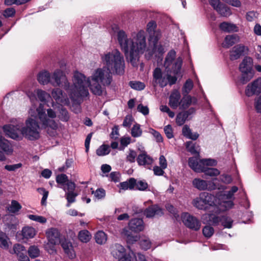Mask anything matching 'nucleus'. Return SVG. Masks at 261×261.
I'll return each mask as SVG.
<instances>
[{
  "label": "nucleus",
  "instance_id": "23",
  "mask_svg": "<svg viewBox=\"0 0 261 261\" xmlns=\"http://www.w3.org/2000/svg\"><path fill=\"white\" fill-rule=\"evenodd\" d=\"M162 210L158 205H153L145 210L144 214L147 218H152L155 216H161L163 215Z\"/></svg>",
  "mask_w": 261,
  "mask_h": 261
},
{
  "label": "nucleus",
  "instance_id": "38",
  "mask_svg": "<svg viewBox=\"0 0 261 261\" xmlns=\"http://www.w3.org/2000/svg\"><path fill=\"white\" fill-rule=\"evenodd\" d=\"M95 241L99 244H103L107 241V236L102 231H98L95 236Z\"/></svg>",
  "mask_w": 261,
  "mask_h": 261
},
{
  "label": "nucleus",
  "instance_id": "5",
  "mask_svg": "<svg viewBox=\"0 0 261 261\" xmlns=\"http://www.w3.org/2000/svg\"><path fill=\"white\" fill-rule=\"evenodd\" d=\"M101 61L106 69L110 73L122 74L124 69L123 56L118 49L107 52L101 56Z\"/></svg>",
  "mask_w": 261,
  "mask_h": 261
},
{
  "label": "nucleus",
  "instance_id": "45",
  "mask_svg": "<svg viewBox=\"0 0 261 261\" xmlns=\"http://www.w3.org/2000/svg\"><path fill=\"white\" fill-rule=\"evenodd\" d=\"M135 180L133 178L130 179L128 182H123L120 184V188L122 190L132 189L134 187Z\"/></svg>",
  "mask_w": 261,
  "mask_h": 261
},
{
  "label": "nucleus",
  "instance_id": "31",
  "mask_svg": "<svg viewBox=\"0 0 261 261\" xmlns=\"http://www.w3.org/2000/svg\"><path fill=\"white\" fill-rule=\"evenodd\" d=\"M197 99L195 97H192L190 95H186L183 97L180 100V107L182 109H186L192 105L195 104Z\"/></svg>",
  "mask_w": 261,
  "mask_h": 261
},
{
  "label": "nucleus",
  "instance_id": "20",
  "mask_svg": "<svg viewBox=\"0 0 261 261\" xmlns=\"http://www.w3.org/2000/svg\"><path fill=\"white\" fill-rule=\"evenodd\" d=\"M201 198L203 199L205 204L209 205L211 207V211L215 212L213 207L216 206L217 198L208 193L203 192L201 193Z\"/></svg>",
  "mask_w": 261,
  "mask_h": 261
},
{
  "label": "nucleus",
  "instance_id": "15",
  "mask_svg": "<svg viewBox=\"0 0 261 261\" xmlns=\"http://www.w3.org/2000/svg\"><path fill=\"white\" fill-rule=\"evenodd\" d=\"M261 92V78H258L252 83L248 84L245 90V94L247 96H251Z\"/></svg>",
  "mask_w": 261,
  "mask_h": 261
},
{
  "label": "nucleus",
  "instance_id": "8",
  "mask_svg": "<svg viewBox=\"0 0 261 261\" xmlns=\"http://www.w3.org/2000/svg\"><path fill=\"white\" fill-rule=\"evenodd\" d=\"M240 70L242 72L241 82L244 84L250 81L253 76L252 70V60L250 57H245L240 65Z\"/></svg>",
  "mask_w": 261,
  "mask_h": 261
},
{
  "label": "nucleus",
  "instance_id": "54",
  "mask_svg": "<svg viewBox=\"0 0 261 261\" xmlns=\"http://www.w3.org/2000/svg\"><path fill=\"white\" fill-rule=\"evenodd\" d=\"M129 86L133 88L135 90H141L144 89L145 88V85L144 83L141 82H129Z\"/></svg>",
  "mask_w": 261,
  "mask_h": 261
},
{
  "label": "nucleus",
  "instance_id": "27",
  "mask_svg": "<svg viewBox=\"0 0 261 261\" xmlns=\"http://www.w3.org/2000/svg\"><path fill=\"white\" fill-rule=\"evenodd\" d=\"M137 162L139 165L146 166L152 164V159L149 156L145 151L139 154L137 159Z\"/></svg>",
  "mask_w": 261,
  "mask_h": 261
},
{
  "label": "nucleus",
  "instance_id": "44",
  "mask_svg": "<svg viewBox=\"0 0 261 261\" xmlns=\"http://www.w3.org/2000/svg\"><path fill=\"white\" fill-rule=\"evenodd\" d=\"M201 172H204L205 175L210 176H217L220 173V172L216 168L205 169L204 167H203V171Z\"/></svg>",
  "mask_w": 261,
  "mask_h": 261
},
{
  "label": "nucleus",
  "instance_id": "1",
  "mask_svg": "<svg viewBox=\"0 0 261 261\" xmlns=\"http://www.w3.org/2000/svg\"><path fill=\"white\" fill-rule=\"evenodd\" d=\"M111 74L105 67L94 70L88 77L81 72L74 71L72 78L73 88L71 89V96L79 99L87 96L88 87L93 94L101 95L105 92V87L112 82Z\"/></svg>",
  "mask_w": 261,
  "mask_h": 261
},
{
  "label": "nucleus",
  "instance_id": "10",
  "mask_svg": "<svg viewBox=\"0 0 261 261\" xmlns=\"http://www.w3.org/2000/svg\"><path fill=\"white\" fill-rule=\"evenodd\" d=\"M21 123L15 120L10 124L3 126V129L5 135L12 139H22L21 134Z\"/></svg>",
  "mask_w": 261,
  "mask_h": 261
},
{
  "label": "nucleus",
  "instance_id": "14",
  "mask_svg": "<svg viewBox=\"0 0 261 261\" xmlns=\"http://www.w3.org/2000/svg\"><path fill=\"white\" fill-rule=\"evenodd\" d=\"M147 31L149 35L150 41L155 45L160 38L161 34L160 31L156 29V24L154 21L148 22L147 25Z\"/></svg>",
  "mask_w": 261,
  "mask_h": 261
},
{
  "label": "nucleus",
  "instance_id": "61",
  "mask_svg": "<svg viewBox=\"0 0 261 261\" xmlns=\"http://www.w3.org/2000/svg\"><path fill=\"white\" fill-rule=\"evenodd\" d=\"M232 220L227 217L223 216L222 217V224L226 228H230L232 226Z\"/></svg>",
  "mask_w": 261,
  "mask_h": 261
},
{
  "label": "nucleus",
  "instance_id": "13",
  "mask_svg": "<svg viewBox=\"0 0 261 261\" xmlns=\"http://www.w3.org/2000/svg\"><path fill=\"white\" fill-rule=\"evenodd\" d=\"M0 148L3 151H0V162L6 160L7 155H10L13 152V148L9 142L0 135Z\"/></svg>",
  "mask_w": 261,
  "mask_h": 261
},
{
  "label": "nucleus",
  "instance_id": "64",
  "mask_svg": "<svg viewBox=\"0 0 261 261\" xmlns=\"http://www.w3.org/2000/svg\"><path fill=\"white\" fill-rule=\"evenodd\" d=\"M164 132L168 138L171 139L173 137V130L170 125L165 126Z\"/></svg>",
  "mask_w": 261,
  "mask_h": 261
},
{
  "label": "nucleus",
  "instance_id": "51",
  "mask_svg": "<svg viewBox=\"0 0 261 261\" xmlns=\"http://www.w3.org/2000/svg\"><path fill=\"white\" fill-rule=\"evenodd\" d=\"M122 235L126 237L127 241L128 242H129L130 243H133L134 242H136L138 240V237L137 236H130L129 234V232L125 229H124L123 230V231L122 232Z\"/></svg>",
  "mask_w": 261,
  "mask_h": 261
},
{
  "label": "nucleus",
  "instance_id": "40",
  "mask_svg": "<svg viewBox=\"0 0 261 261\" xmlns=\"http://www.w3.org/2000/svg\"><path fill=\"white\" fill-rule=\"evenodd\" d=\"M208 217V220H206V221L207 222L208 221L212 222L213 223L217 224L219 223V222H222V217H220L219 216H216L213 214H205L203 215L202 219L203 220H205V219L207 218V217Z\"/></svg>",
  "mask_w": 261,
  "mask_h": 261
},
{
  "label": "nucleus",
  "instance_id": "53",
  "mask_svg": "<svg viewBox=\"0 0 261 261\" xmlns=\"http://www.w3.org/2000/svg\"><path fill=\"white\" fill-rule=\"evenodd\" d=\"M77 194L74 192H66L65 196L67 200L68 203L67 206L69 207L71 203H73L75 201V199Z\"/></svg>",
  "mask_w": 261,
  "mask_h": 261
},
{
  "label": "nucleus",
  "instance_id": "18",
  "mask_svg": "<svg viewBox=\"0 0 261 261\" xmlns=\"http://www.w3.org/2000/svg\"><path fill=\"white\" fill-rule=\"evenodd\" d=\"M36 95L37 96L39 100L42 102H47V99L50 98V95L45 91L40 89H37L34 93L29 94L31 101L33 102L37 101Z\"/></svg>",
  "mask_w": 261,
  "mask_h": 261
},
{
  "label": "nucleus",
  "instance_id": "63",
  "mask_svg": "<svg viewBox=\"0 0 261 261\" xmlns=\"http://www.w3.org/2000/svg\"><path fill=\"white\" fill-rule=\"evenodd\" d=\"M200 163L202 164V166L204 167V165L206 166H215L217 164V162L215 160L213 159H203L200 160Z\"/></svg>",
  "mask_w": 261,
  "mask_h": 261
},
{
  "label": "nucleus",
  "instance_id": "57",
  "mask_svg": "<svg viewBox=\"0 0 261 261\" xmlns=\"http://www.w3.org/2000/svg\"><path fill=\"white\" fill-rule=\"evenodd\" d=\"M135 185H136V188L141 191H144L148 187L147 183L144 180H139L137 182L135 181Z\"/></svg>",
  "mask_w": 261,
  "mask_h": 261
},
{
  "label": "nucleus",
  "instance_id": "43",
  "mask_svg": "<svg viewBox=\"0 0 261 261\" xmlns=\"http://www.w3.org/2000/svg\"><path fill=\"white\" fill-rule=\"evenodd\" d=\"M9 238L6 234L0 231V246L4 249L9 247Z\"/></svg>",
  "mask_w": 261,
  "mask_h": 261
},
{
  "label": "nucleus",
  "instance_id": "16",
  "mask_svg": "<svg viewBox=\"0 0 261 261\" xmlns=\"http://www.w3.org/2000/svg\"><path fill=\"white\" fill-rule=\"evenodd\" d=\"M52 98L61 105H68L69 99L63 94L62 90L57 88L54 89L51 92Z\"/></svg>",
  "mask_w": 261,
  "mask_h": 261
},
{
  "label": "nucleus",
  "instance_id": "21",
  "mask_svg": "<svg viewBox=\"0 0 261 261\" xmlns=\"http://www.w3.org/2000/svg\"><path fill=\"white\" fill-rule=\"evenodd\" d=\"M129 229L134 232H138L143 230L144 225L141 219H133L128 224Z\"/></svg>",
  "mask_w": 261,
  "mask_h": 261
},
{
  "label": "nucleus",
  "instance_id": "35",
  "mask_svg": "<svg viewBox=\"0 0 261 261\" xmlns=\"http://www.w3.org/2000/svg\"><path fill=\"white\" fill-rule=\"evenodd\" d=\"M182 134L187 138L193 140H196L199 136L198 134L196 133H192L191 130L187 125H185L183 127Z\"/></svg>",
  "mask_w": 261,
  "mask_h": 261
},
{
  "label": "nucleus",
  "instance_id": "6",
  "mask_svg": "<svg viewBox=\"0 0 261 261\" xmlns=\"http://www.w3.org/2000/svg\"><path fill=\"white\" fill-rule=\"evenodd\" d=\"M70 85L67 77L63 72L59 69L56 70L51 76V84L54 87L62 86L68 92L70 98L73 101H76L79 97H72L71 95V89L73 88V83Z\"/></svg>",
  "mask_w": 261,
  "mask_h": 261
},
{
  "label": "nucleus",
  "instance_id": "9",
  "mask_svg": "<svg viewBox=\"0 0 261 261\" xmlns=\"http://www.w3.org/2000/svg\"><path fill=\"white\" fill-rule=\"evenodd\" d=\"M46 238L50 244H48L46 248L50 254L56 252L55 245L58 244L60 241V232L55 227L47 229L45 231Z\"/></svg>",
  "mask_w": 261,
  "mask_h": 261
},
{
  "label": "nucleus",
  "instance_id": "11",
  "mask_svg": "<svg viewBox=\"0 0 261 261\" xmlns=\"http://www.w3.org/2000/svg\"><path fill=\"white\" fill-rule=\"evenodd\" d=\"M233 200L225 194L219 195L217 198L216 206L213 207L215 213L217 214L232 208L234 204Z\"/></svg>",
  "mask_w": 261,
  "mask_h": 261
},
{
  "label": "nucleus",
  "instance_id": "46",
  "mask_svg": "<svg viewBox=\"0 0 261 261\" xmlns=\"http://www.w3.org/2000/svg\"><path fill=\"white\" fill-rule=\"evenodd\" d=\"M28 217L32 221H34L41 224H44L47 222V219L41 216L29 215Z\"/></svg>",
  "mask_w": 261,
  "mask_h": 261
},
{
  "label": "nucleus",
  "instance_id": "42",
  "mask_svg": "<svg viewBox=\"0 0 261 261\" xmlns=\"http://www.w3.org/2000/svg\"><path fill=\"white\" fill-rule=\"evenodd\" d=\"M110 152V148L109 145L103 144L96 150V154L98 156L107 155Z\"/></svg>",
  "mask_w": 261,
  "mask_h": 261
},
{
  "label": "nucleus",
  "instance_id": "55",
  "mask_svg": "<svg viewBox=\"0 0 261 261\" xmlns=\"http://www.w3.org/2000/svg\"><path fill=\"white\" fill-rule=\"evenodd\" d=\"M203 234L206 238L211 237L214 232V228L210 226H205L202 230Z\"/></svg>",
  "mask_w": 261,
  "mask_h": 261
},
{
  "label": "nucleus",
  "instance_id": "58",
  "mask_svg": "<svg viewBox=\"0 0 261 261\" xmlns=\"http://www.w3.org/2000/svg\"><path fill=\"white\" fill-rule=\"evenodd\" d=\"M66 187H61L65 191H67V192H74V190L75 188V185L74 182L68 181L66 184Z\"/></svg>",
  "mask_w": 261,
  "mask_h": 261
},
{
  "label": "nucleus",
  "instance_id": "60",
  "mask_svg": "<svg viewBox=\"0 0 261 261\" xmlns=\"http://www.w3.org/2000/svg\"><path fill=\"white\" fill-rule=\"evenodd\" d=\"M13 251L16 255L21 253L26 252L25 247L23 245L19 244H16L14 245Z\"/></svg>",
  "mask_w": 261,
  "mask_h": 261
},
{
  "label": "nucleus",
  "instance_id": "48",
  "mask_svg": "<svg viewBox=\"0 0 261 261\" xmlns=\"http://www.w3.org/2000/svg\"><path fill=\"white\" fill-rule=\"evenodd\" d=\"M59 118L63 121H67L69 118V116L67 110L63 108L60 109Z\"/></svg>",
  "mask_w": 261,
  "mask_h": 261
},
{
  "label": "nucleus",
  "instance_id": "59",
  "mask_svg": "<svg viewBox=\"0 0 261 261\" xmlns=\"http://www.w3.org/2000/svg\"><path fill=\"white\" fill-rule=\"evenodd\" d=\"M92 193L94 194V197L98 199L103 198L106 195L105 191L103 189H98L95 191H93Z\"/></svg>",
  "mask_w": 261,
  "mask_h": 261
},
{
  "label": "nucleus",
  "instance_id": "34",
  "mask_svg": "<svg viewBox=\"0 0 261 261\" xmlns=\"http://www.w3.org/2000/svg\"><path fill=\"white\" fill-rule=\"evenodd\" d=\"M220 28L225 32H237L238 28L236 25L227 22H223L220 24Z\"/></svg>",
  "mask_w": 261,
  "mask_h": 261
},
{
  "label": "nucleus",
  "instance_id": "30",
  "mask_svg": "<svg viewBox=\"0 0 261 261\" xmlns=\"http://www.w3.org/2000/svg\"><path fill=\"white\" fill-rule=\"evenodd\" d=\"M37 79L41 84L46 85L49 83L51 84V74L46 70H43L39 72L38 74Z\"/></svg>",
  "mask_w": 261,
  "mask_h": 261
},
{
  "label": "nucleus",
  "instance_id": "62",
  "mask_svg": "<svg viewBox=\"0 0 261 261\" xmlns=\"http://www.w3.org/2000/svg\"><path fill=\"white\" fill-rule=\"evenodd\" d=\"M37 191L43 195V197L41 199L42 204H45L46 200L48 195V192L46 191L44 188H38Z\"/></svg>",
  "mask_w": 261,
  "mask_h": 261
},
{
  "label": "nucleus",
  "instance_id": "25",
  "mask_svg": "<svg viewBox=\"0 0 261 261\" xmlns=\"http://www.w3.org/2000/svg\"><path fill=\"white\" fill-rule=\"evenodd\" d=\"M189 166L195 172L200 173L203 171V166L200 163V160L196 157H192L189 159Z\"/></svg>",
  "mask_w": 261,
  "mask_h": 261
},
{
  "label": "nucleus",
  "instance_id": "41",
  "mask_svg": "<svg viewBox=\"0 0 261 261\" xmlns=\"http://www.w3.org/2000/svg\"><path fill=\"white\" fill-rule=\"evenodd\" d=\"M79 238L81 242L87 243L90 240L91 236L88 230H83L79 232Z\"/></svg>",
  "mask_w": 261,
  "mask_h": 261
},
{
  "label": "nucleus",
  "instance_id": "32",
  "mask_svg": "<svg viewBox=\"0 0 261 261\" xmlns=\"http://www.w3.org/2000/svg\"><path fill=\"white\" fill-rule=\"evenodd\" d=\"M195 111L194 108H191L188 111L179 113L176 118V122L178 125H182L186 121L188 115Z\"/></svg>",
  "mask_w": 261,
  "mask_h": 261
},
{
  "label": "nucleus",
  "instance_id": "3",
  "mask_svg": "<svg viewBox=\"0 0 261 261\" xmlns=\"http://www.w3.org/2000/svg\"><path fill=\"white\" fill-rule=\"evenodd\" d=\"M111 29L117 35V40L121 50L124 53L126 58L132 65L137 66L140 54L144 53L146 47L144 32H139L136 37H128L125 32L120 30L117 25L113 24Z\"/></svg>",
  "mask_w": 261,
  "mask_h": 261
},
{
  "label": "nucleus",
  "instance_id": "22",
  "mask_svg": "<svg viewBox=\"0 0 261 261\" xmlns=\"http://www.w3.org/2000/svg\"><path fill=\"white\" fill-rule=\"evenodd\" d=\"M247 48L243 45L239 44L233 47L230 52V58L232 60L239 58L245 53Z\"/></svg>",
  "mask_w": 261,
  "mask_h": 261
},
{
  "label": "nucleus",
  "instance_id": "2",
  "mask_svg": "<svg viewBox=\"0 0 261 261\" xmlns=\"http://www.w3.org/2000/svg\"><path fill=\"white\" fill-rule=\"evenodd\" d=\"M46 112V114L42 104L40 103L37 108L33 105L29 111L30 117L25 120V126H21L22 137L24 136L30 140L39 138L40 128L38 122L35 119L37 117L42 124L47 128L48 133L50 136H55L58 129V125L54 120L57 117V112L51 108L47 109Z\"/></svg>",
  "mask_w": 261,
  "mask_h": 261
},
{
  "label": "nucleus",
  "instance_id": "29",
  "mask_svg": "<svg viewBox=\"0 0 261 261\" xmlns=\"http://www.w3.org/2000/svg\"><path fill=\"white\" fill-rule=\"evenodd\" d=\"M37 233V230L35 228L25 226L22 228L21 234L23 237L27 239L33 238Z\"/></svg>",
  "mask_w": 261,
  "mask_h": 261
},
{
  "label": "nucleus",
  "instance_id": "50",
  "mask_svg": "<svg viewBox=\"0 0 261 261\" xmlns=\"http://www.w3.org/2000/svg\"><path fill=\"white\" fill-rule=\"evenodd\" d=\"M142 130L139 124L134 125L131 130L132 136L134 137H139L142 135Z\"/></svg>",
  "mask_w": 261,
  "mask_h": 261
},
{
  "label": "nucleus",
  "instance_id": "47",
  "mask_svg": "<svg viewBox=\"0 0 261 261\" xmlns=\"http://www.w3.org/2000/svg\"><path fill=\"white\" fill-rule=\"evenodd\" d=\"M140 244L142 248L144 250H148L151 247V242L149 239L146 237H143L141 239Z\"/></svg>",
  "mask_w": 261,
  "mask_h": 261
},
{
  "label": "nucleus",
  "instance_id": "49",
  "mask_svg": "<svg viewBox=\"0 0 261 261\" xmlns=\"http://www.w3.org/2000/svg\"><path fill=\"white\" fill-rule=\"evenodd\" d=\"M193 87V83L192 80H188L182 88V92L184 94H188Z\"/></svg>",
  "mask_w": 261,
  "mask_h": 261
},
{
  "label": "nucleus",
  "instance_id": "33",
  "mask_svg": "<svg viewBox=\"0 0 261 261\" xmlns=\"http://www.w3.org/2000/svg\"><path fill=\"white\" fill-rule=\"evenodd\" d=\"M239 40V37L237 35H227L222 43V46L225 48H228L235 43L238 42Z\"/></svg>",
  "mask_w": 261,
  "mask_h": 261
},
{
  "label": "nucleus",
  "instance_id": "12",
  "mask_svg": "<svg viewBox=\"0 0 261 261\" xmlns=\"http://www.w3.org/2000/svg\"><path fill=\"white\" fill-rule=\"evenodd\" d=\"M181 218L182 222L187 227L196 231L200 229L201 223L195 217L188 213H184L182 214Z\"/></svg>",
  "mask_w": 261,
  "mask_h": 261
},
{
  "label": "nucleus",
  "instance_id": "4",
  "mask_svg": "<svg viewBox=\"0 0 261 261\" xmlns=\"http://www.w3.org/2000/svg\"><path fill=\"white\" fill-rule=\"evenodd\" d=\"M176 52L170 50L167 54L164 62L165 70L162 71L159 68H156L153 71L152 85L153 87L158 85L164 87L168 84H174L177 77L175 76L179 73L181 67L182 61L181 58H175Z\"/></svg>",
  "mask_w": 261,
  "mask_h": 261
},
{
  "label": "nucleus",
  "instance_id": "28",
  "mask_svg": "<svg viewBox=\"0 0 261 261\" xmlns=\"http://www.w3.org/2000/svg\"><path fill=\"white\" fill-rule=\"evenodd\" d=\"M61 246L65 253L70 258L75 257V254L71 243L67 240H65L61 243Z\"/></svg>",
  "mask_w": 261,
  "mask_h": 261
},
{
  "label": "nucleus",
  "instance_id": "56",
  "mask_svg": "<svg viewBox=\"0 0 261 261\" xmlns=\"http://www.w3.org/2000/svg\"><path fill=\"white\" fill-rule=\"evenodd\" d=\"M68 181V177L66 176V175L64 174L58 175L56 177L57 182L61 186H63Z\"/></svg>",
  "mask_w": 261,
  "mask_h": 261
},
{
  "label": "nucleus",
  "instance_id": "7",
  "mask_svg": "<svg viewBox=\"0 0 261 261\" xmlns=\"http://www.w3.org/2000/svg\"><path fill=\"white\" fill-rule=\"evenodd\" d=\"M217 178H215L211 181H207L200 178H195L192 180V185L193 187L199 191H212L216 189L219 190H225L226 187L221 185L217 184L215 181Z\"/></svg>",
  "mask_w": 261,
  "mask_h": 261
},
{
  "label": "nucleus",
  "instance_id": "19",
  "mask_svg": "<svg viewBox=\"0 0 261 261\" xmlns=\"http://www.w3.org/2000/svg\"><path fill=\"white\" fill-rule=\"evenodd\" d=\"M181 96L180 92L174 90L169 97V106L174 109H176L180 104Z\"/></svg>",
  "mask_w": 261,
  "mask_h": 261
},
{
  "label": "nucleus",
  "instance_id": "39",
  "mask_svg": "<svg viewBox=\"0 0 261 261\" xmlns=\"http://www.w3.org/2000/svg\"><path fill=\"white\" fill-rule=\"evenodd\" d=\"M28 253L31 258H36L40 255V251L37 246L32 245L28 250Z\"/></svg>",
  "mask_w": 261,
  "mask_h": 261
},
{
  "label": "nucleus",
  "instance_id": "17",
  "mask_svg": "<svg viewBox=\"0 0 261 261\" xmlns=\"http://www.w3.org/2000/svg\"><path fill=\"white\" fill-rule=\"evenodd\" d=\"M5 225L6 229L8 231L15 232L18 227L19 220L15 216L10 215L6 216L5 218Z\"/></svg>",
  "mask_w": 261,
  "mask_h": 261
},
{
  "label": "nucleus",
  "instance_id": "36",
  "mask_svg": "<svg viewBox=\"0 0 261 261\" xmlns=\"http://www.w3.org/2000/svg\"><path fill=\"white\" fill-rule=\"evenodd\" d=\"M193 204L194 206L200 210L206 209L207 206L205 203L203 199L201 198V193L198 197L195 198L193 200Z\"/></svg>",
  "mask_w": 261,
  "mask_h": 261
},
{
  "label": "nucleus",
  "instance_id": "24",
  "mask_svg": "<svg viewBox=\"0 0 261 261\" xmlns=\"http://www.w3.org/2000/svg\"><path fill=\"white\" fill-rule=\"evenodd\" d=\"M22 208L21 205L16 200H12L6 207L7 211L11 214L17 215Z\"/></svg>",
  "mask_w": 261,
  "mask_h": 261
},
{
  "label": "nucleus",
  "instance_id": "26",
  "mask_svg": "<svg viewBox=\"0 0 261 261\" xmlns=\"http://www.w3.org/2000/svg\"><path fill=\"white\" fill-rule=\"evenodd\" d=\"M111 253L114 257L118 259L126 255L124 248L118 244H115L112 247Z\"/></svg>",
  "mask_w": 261,
  "mask_h": 261
},
{
  "label": "nucleus",
  "instance_id": "37",
  "mask_svg": "<svg viewBox=\"0 0 261 261\" xmlns=\"http://www.w3.org/2000/svg\"><path fill=\"white\" fill-rule=\"evenodd\" d=\"M216 11L223 17H228L231 14L230 9L222 4L217 8Z\"/></svg>",
  "mask_w": 261,
  "mask_h": 261
},
{
  "label": "nucleus",
  "instance_id": "52",
  "mask_svg": "<svg viewBox=\"0 0 261 261\" xmlns=\"http://www.w3.org/2000/svg\"><path fill=\"white\" fill-rule=\"evenodd\" d=\"M137 153L135 151L129 149L126 153V160L130 163H134L137 156Z\"/></svg>",
  "mask_w": 261,
  "mask_h": 261
}]
</instances>
